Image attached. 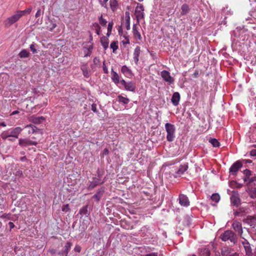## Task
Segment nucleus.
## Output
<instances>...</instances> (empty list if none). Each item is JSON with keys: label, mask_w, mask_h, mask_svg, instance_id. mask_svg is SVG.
Listing matches in <instances>:
<instances>
[{"label": "nucleus", "mask_w": 256, "mask_h": 256, "mask_svg": "<svg viewBox=\"0 0 256 256\" xmlns=\"http://www.w3.org/2000/svg\"><path fill=\"white\" fill-rule=\"evenodd\" d=\"M74 250L76 252H80L81 250V247L78 245H76L74 248Z\"/></svg>", "instance_id": "obj_52"}, {"label": "nucleus", "mask_w": 256, "mask_h": 256, "mask_svg": "<svg viewBox=\"0 0 256 256\" xmlns=\"http://www.w3.org/2000/svg\"><path fill=\"white\" fill-rule=\"evenodd\" d=\"M180 100V94L178 92H175L172 94V102L174 106H177L179 104Z\"/></svg>", "instance_id": "obj_19"}, {"label": "nucleus", "mask_w": 256, "mask_h": 256, "mask_svg": "<svg viewBox=\"0 0 256 256\" xmlns=\"http://www.w3.org/2000/svg\"><path fill=\"white\" fill-rule=\"evenodd\" d=\"M26 127L27 128H31V130L28 131L29 134L34 133L36 132V126H34L32 124H28Z\"/></svg>", "instance_id": "obj_42"}, {"label": "nucleus", "mask_w": 256, "mask_h": 256, "mask_svg": "<svg viewBox=\"0 0 256 256\" xmlns=\"http://www.w3.org/2000/svg\"><path fill=\"white\" fill-rule=\"evenodd\" d=\"M56 26V24L55 23H51L50 26H48V28L50 31L52 32Z\"/></svg>", "instance_id": "obj_45"}, {"label": "nucleus", "mask_w": 256, "mask_h": 256, "mask_svg": "<svg viewBox=\"0 0 256 256\" xmlns=\"http://www.w3.org/2000/svg\"><path fill=\"white\" fill-rule=\"evenodd\" d=\"M246 163H251L252 160H245Z\"/></svg>", "instance_id": "obj_64"}, {"label": "nucleus", "mask_w": 256, "mask_h": 256, "mask_svg": "<svg viewBox=\"0 0 256 256\" xmlns=\"http://www.w3.org/2000/svg\"><path fill=\"white\" fill-rule=\"evenodd\" d=\"M109 153V150L107 148H105L103 152L101 153L100 156L102 158H104V156Z\"/></svg>", "instance_id": "obj_44"}, {"label": "nucleus", "mask_w": 256, "mask_h": 256, "mask_svg": "<svg viewBox=\"0 0 256 256\" xmlns=\"http://www.w3.org/2000/svg\"><path fill=\"white\" fill-rule=\"evenodd\" d=\"M44 118L43 116H39V117H34L32 116L30 118V120L36 124H39L42 123L44 120Z\"/></svg>", "instance_id": "obj_24"}, {"label": "nucleus", "mask_w": 256, "mask_h": 256, "mask_svg": "<svg viewBox=\"0 0 256 256\" xmlns=\"http://www.w3.org/2000/svg\"><path fill=\"white\" fill-rule=\"evenodd\" d=\"M126 28L127 30H130V16L128 12H126Z\"/></svg>", "instance_id": "obj_34"}, {"label": "nucleus", "mask_w": 256, "mask_h": 256, "mask_svg": "<svg viewBox=\"0 0 256 256\" xmlns=\"http://www.w3.org/2000/svg\"><path fill=\"white\" fill-rule=\"evenodd\" d=\"M144 6L142 4H138L135 10V15L138 22L144 18Z\"/></svg>", "instance_id": "obj_11"}, {"label": "nucleus", "mask_w": 256, "mask_h": 256, "mask_svg": "<svg viewBox=\"0 0 256 256\" xmlns=\"http://www.w3.org/2000/svg\"><path fill=\"white\" fill-rule=\"evenodd\" d=\"M148 228L146 226H143L142 229L140 230V232H144V233L146 232H148Z\"/></svg>", "instance_id": "obj_59"}, {"label": "nucleus", "mask_w": 256, "mask_h": 256, "mask_svg": "<svg viewBox=\"0 0 256 256\" xmlns=\"http://www.w3.org/2000/svg\"><path fill=\"white\" fill-rule=\"evenodd\" d=\"M231 204L238 207L241 204V200L239 194L237 191H232V194L230 198Z\"/></svg>", "instance_id": "obj_7"}, {"label": "nucleus", "mask_w": 256, "mask_h": 256, "mask_svg": "<svg viewBox=\"0 0 256 256\" xmlns=\"http://www.w3.org/2000/svg\"><path fill=\"white\" fill-rule=\"evenodd\" d=\"M220 238L223 242L230 240L234 244H236L238 242L236 234L230 230H225L220 235Z\"/></svg>", "instance_id": "obj_1"}, {"label": "nucleus", "mask_w": 256, "mask_h": 256, "mask_svg": "<svg viewBox=\"0 0 256 256\" xmlns=\"http://www.w3.org/2000/svg\"><path fill=\"white\" fill-rule=\"evenodd\" d=\"M19 113V111L18 110H14V112H12L11 114V115H15L16 114H18Z\"/></svg>", "instance_id": "obj_61"}, {"label": "nucleus", "mask_w": 256, "mask_h": 256, "mask_svg": "<svg viewBox=\"0 0 256 256\" xmlns=\"http://www.w3.org/2000/svg\"><path fill=\"white\" fill-rule=\"evenodd\" d=\"M243 173L244 175V182H250L254 181V178H250L252 175V172L250 170L246 169L243 171Z\"/></svg>", "instance_id": "obj_16"}, {"label": "nucleus", "mask_w": 256, "mask_h": 256, "mask_svg": "<svg viewBox=\"0 0 256 256\" xmlns=\"http://www.w3.org/2000/svg\"><path fill=\"white\" fill-rule=\"evenodd\" d=\"M18 11L19 14H20L21 16H24L26 14H29L32 11V8H28L24 10H18Z\"/></svg>", "instance_id": "obj_40"}, {"label": "nucleus", "mask_w": 256, "mask_h": 256, "mask_svg": "<svg viewBox=\"0 0 256 256\" xmlns=\"http://www.w3.org/2000/svg\"><path fill=\"white\" fill-rule=\"evenodd\" d=\"M117 100L119 102L122 103L124 105L127 104L130 102L129 98L124 97L121 95H118L117 96Z\"/></svg>", "instance_id": "obj_26"}, {"label": "nucleus", "mask_w": 256, "mask_h": 256, "mask_svg": "<svg viewBox=\"0 0 256 256\" xmlns=\"http://www.w3.org/2000/svg\"><path fill=\"white\" fill-rule=\"evenodd\" d=\"M95 32H96V33L98 34V35H100V32H101V28H99V29H96L94 30Z\"/></svg>", "instance_id": "obj_60"}, {"label": "nucleus", "mask_w": 256, "mask_h": 256, "mask_svg": "<svg viewBox=\"0 0 256 256\" xmlns=\"http://www.w3.org/2000/svg\"><path fill=\"white\" fill-rule=\"evenodd\" d=\"M104 192V187L100 188L98 190L96 194H95L92 198L95 199L96 201L98 202L100 200L101 198L103 196Z\"/></svg>", "instance_id": "obj_18"}, {"label": "nucleus", "mask_w": 256, "mask_h": 256, "mask_svg": "<svg viewBox=\"0 0 256 256\" xmlns=\"http://www.w3.org/2000/svg\"><path fill=\"white\" fill-rule=\"evenodd\" d=\"M22 17L18 11H17L16 14L8 18L5 22V24L6 26H10L16 22Z\"/></svg>", "instance_id": "obj_10"}, {"label": "nucleus", "mask_w": 256, "mask_h": 256, "mask_svg": "<svg viewBox=\"0 0 256 256\" xmlns=\"http://www.w3.org/2000/svg\"><path fill=\"white\" fill-rule=\"evenodd\" d=\"M188 164H184L180 165L178 168V170L176 173V176H179L184 174V173L188 170Z\"/></svg>", "instance_id": "obj_20"}, {"label": "nucleus", "mask_w": 256, "mask_h": 256, "mask_svg": "<svg viewBox=\"0 0 256 256\" xmlns=\"http://www.w3.org/2000/svg\"><path fill=\"white\" fill-rule=\"evenodd\" d=\"M10 230H11L12 228H13L14 227V224L12 222H9L8 224Z\"/></svg>", "instance_id": "obj_58"}, {"label": "nucleus", "mask_w": 256, "mask_h": 256, "mask_svg": "<svg viewBox=\"0 0 256 256\" xmlns=\"http://www.w3.org/2000/svg\"><path fill=\"white\" fill-rule=\"evenodd\" d=\"M122 72L127 77H129L132 75V72L126 66H122L121 68Z\"/></svg>", "instance_id": "obj_23"}, {"label": "nucleus", "mask_w": 256, "mask_h": 256, "mask_svg": "<svg viewBox=\"0 0 256 256\" xmlns=\"http://www.w3.org/2000/svg\"><path fill=\"white\" fill-rule=\"evenodd\" d=\"M0 218H2L3 219H6V220H12V215L10 214H4L0 216Z\"/></svg>", "instance_id": "obj_41"}, {"label": "nucleus", "mask_w": 256, "mask_h": 256, "mask_svg": "<svg viewBox=\"0 0 256 256\" xmlns=\"http://www.w3.org/2000/svg\"><path fill=\"white\" fill-rule=\"evenodd\" d=\"M72 244L70 242H67L64 247V250L59 253L64 256H68V252Z\"/></svg>", "instance_id": "obj_22"}, {"label": "nucleus", "mask_w": 256, "mask_h": 256, "mask_svg": "<svg viewBox=\"0 0 256 256\" xmlns=\"http://www.w3.org/2000/svg\"><path fill=\"white\" fill-rule=\"evenodd\" d=\"M144 256H158V254L156 252H152L150 254H146Z\"/></svg>", "instance_id": "obj_57"}, {"label": "nucleus", "mask_w": 256, "mask_h": 256, "mask_svg": "<svg viewBox=\"0 0 256 256\" xmlns=\"http://www.w3.org/2000/svg\"><path fill=\"white\" fill-rule=\"evenodd\" d=\"M208 142L214 147L218 148L220 146V142L215 138H210L209 139Z\"/></svg>", "instance_id": "obj_33"}, {"label": "nucleus", "mask_w": 256, "mask_h": 256, "mask_svg": "<svg viewBox=\"0 0 256 256\" xmlns=\"http://www.w3.org/2000/svg\"><path fill=\"white\" fill-rule=\"evenodd\" d=\"M111 78L113 82L116 84L120 83L121 80H120V78L118 74L116 72H114L113 69L111 70Z\"/></svg>", "instance_id": "obj_21"}, {"label": "nucleus", "mask_w": 256, "mask_h": 256, "mask_svg": "<svg viewBox=\"0 0 256 256\" xmlns=\"http://www.w3.org/2000/svg\"><path fill=\"white\" fill-rule=\"evenodd\" d=\"M41 14H42V12H41L40 9H38L36 14V15H35L36 18H38V16H40L41 15Z\"/></svg>", "instance_id": "obj_55"}, {"label": "nucleus", "mask_w": 256, "mask_h": 256, "mask_svg": "<svg viewBox=\"0 0 256 256\" xmlns=\"http://www.w3.org/2000/svg\"><path fill=\"white\" fill-rule=\"evenodd\" d=\"M239 246H242L244 247L246 256H250L252 254V248L248 240L244 236L240 237L238 242Z\"/></svg>", "instance_id": "obj_4"}, {"label": "nucleus", "mask_w": 256, "mask_h": 256, "mask_svg": "<svg viewBox=\"0 0 256 256\" xmlns=\"http://www.w3.org/2000/svg\"><path fill=\"white\" fill-rule=\"evenodd\" d=\"M0 126H6V124L5 122H2L0 124Z\"/></svg>", "instance_id": "obj_63"}, {"label": "nucleus", "mask_w": 256, "mask_h": 256, "mask_svg": "<svg viewBox=\"0 0 256 256\" xmlns=\"http://www.w3.org/2000/svg\"><path fill=\"white\" fill-rule=\"evenodd\" d=\"M140 54V46H137L134 48L133 54V58L136 64H138L139 61V56Z\"/></svg>", "instance_id": "obj_17"}, {"label": "nucleus", "mask_w": 256, "mask_h": 256, "mask_svg": "<svg viewBox=\"0 0 256 256\" xmlns=\"http://www.w3.org/2000/svg\"><path fill=\"white\" fill-rule=\"evenodd\" d=\"M211 199L212 201L218 202L220 200V196L218 194H213L211 196Z\"/></svg>", "instance_id": "obj_38"}, {"label": "nucleus", "mask_w": 256, "mask_h": 256, "mask_svg": "<svg viewBox=\"0 0 256 256\" xmlns=\"http://www.w3.org/2000/svg\"><path fill=\"white\" fill-rule=\"evenodd\" d=\"M35 45V44H32L30 46V48L33 54L36 52V48Z\"/></svg>", "instance_id": "obj_46"}, {"label": "nucleus", "mask_w": 256, "mask_h": 256, "mask_svg": "<svg viewBox=\"0 0 256 256\" xmlns=\"http://www.w3.org/2000/svg\"><path fill=\"white\" fill-rule=\"evenodd\" d=\"M92 110L94 112H97V109H96V104H92Z\"/></svg>", "instance_id": "obj_53"}, {"label": "nucleus", "mask_w": 256, "mask_h": 256, "mask_svg": "<svg viewBox=\"0 0 256 256\" xmlns=\"http://www.w3.org/2000/svg\"><path fill=\"white\" fill-rule=\"evenodd\" d=\"M62 210L65 212H68L70 210L69 205L68 204L63 205L62 208Z\"/></svg>", "instance_id": "obj_43"}, {"label": "nucleus", "mask_w": 256, "mask_h": 256, "mask_svg": "<svg viewBox=\"0 0 256 256\" xmlns=\"http://www.w3.org/2000/svg\"><path fill=\"white\" fill-rule=\"evenodd\" d=\"M110 4L111 9L114 11L118 6V2L116 0H110Z\"/></svg>", "instance_id": "obj_35"}, {"label": "nucleus", "mask_w": 256, "mask_h": 256, "mask_svg": "<svg viewBox=\"0 0 256 256\" xmlns=\"http://www.w3.org/2000/svg\"><path fill=\"white\" fill-rule=\"evenodd\" d=\"M166 132V140L171 142L174 140L176 137V128L174 124L170 123H166L164 126Z\"/></svg>", "instance_id": "obj_3"}, {"label": "nucleus", "mask_w": 256, "mask_h": 256, "mask_svg": "<svg viewBox=\"0 0 256 256\" xmlns=\"http://www.w3.org/2000/svg\"><path fill=\"white\" fill-rule=\"evenodd\" d=\"M113 22H108V32H107V36H110L112 34V30L113 26Z\"/></svg>", "instance_id": "obj_39"}, {"label": "nucleus", "mask_w": 256, "mask_h": 256, "mask_svg": "<svg viewBox=\"0 0 256 256\" xmlns=\"http://www.w3.org/2000/svg\"><path fill=\"white\" fill-rule=\"evenodd\" d=\"M124 38L126 40L122 41L123 44H130V40H129L128 37L127 36H124Z\"/></svg>", "instance_id": "obj_50"}, {"label": "nucleus", "mask_w": 256, "mask_h": 256, "mask_svg": "<svg viewBox=\"0 0 256 256\" xmlns=\"http://www.w3.org/2000/svg\"><path fill=\"white\" fill-rule=\"evenodd\" d=\"M98 1L102 6L106 8V2L108 0H98Z\"/></svg>", "instance_id": "obj_49"}, {"label": "nucleus", "mask_w": 256, "mask_h": 256, "mask_svg": "<svg viewBox=\"0 0 256 256\" xmlns=\"http://www.w3.org/2000/svg\"><path fill=\"white\" fill-rule=\"evenodd\" d=\"M104 180H102L100 178L96 177L92 178V180L89 181V184L88 186V189L92 190L98 185L103 184Z\"/></svg>", "instance_id": "obj_12"}, {"label": "nucleus", "mask_w": 256, "mask_h": 256, "mask_svg": "<svg viewBox=\"0 0 256 256\" xmlns=\"http://www.w3.org/2000/svg\"><path fill=\"white\" fill-rule=\"evenodd\" d=\"M246 210L244 208H240L234 210V214L235 216H242L245 213Z\"/></svg>", "instance_id": "obj_25"}, {"label": "nucleus", "mask_w": 256, "mask_h": 256, "mask_svg": "<svg viewBox=\"0 0 256 256\" xmlns=\"http://www.w3.org/2000/svg\"><path fill=\"white\" fill-rule=\"evenodd\" d=\"M30 53L26 49L22 50L18 54V56L20 58H27L29 57Z\"/></svg>", "instance_id": "obj_32"}, {"label": "nucleus", "mask_w": 256, "mask_h": 256, "mask_svg": "<svg viewBox=\"0 0 256 256\" xmlns=\"http://www.w3.org/2000/svg\"><path fill=\"white\" fill-rule=\"evenodd\" d=\"M82 72H83V74L84 77L88 78L89 76V72L87 68H82Z\"/></svg>", "instance_id": "obj_47"}, {"label": "nucleus", "mask_w": 256, "mask_h": 256, "mask_svg": "<svg viewBox=\"0 0 256 256\" xmlns=\"http://www.w3.org/2000/svg\"><path fill=\"white\" fill-rule=\"evenodd\" d=\"M179 204L181 206L188 207L190 206V201L188 197L184 194L179 195Z\"/></svg>", "instance_id": "obj_14"}, {"label": "nucleus", "mask_w": 256, "mask_h": 256, "mask_svg": "<svg viewBox=\"0 0 256 256\" xmlns=\"http://www.w3.org/2000/svg\"><path fill=\"white\" fill-rule=\"evenodd\" d=\"M79 214L82 216H86L88 217L90 214L88 211V206L86 205L82 208L79 211Z\"/></svg>", "instance_id": "obj_30"}, {"label": "nucleus", "mask_w": 256, "mask_h": 256, "mask_svg": "<svg viewBox=\"0 0 256 256\" xmlns=\"http://www.w3.org/2000/svg\"><path fill=\"white\" fill-rule=\"evenodd\" d=\"M92 28L93 30L100 28V24L97 22H94L92 24Z\"/></svg>", "instance_id": "obj_48"}, {"label": "nucleus", "mask_w": 256, "mask_h": 256, "mask_svg": "<svg viewBox=\"0 0 256 256\" xmlns=\"http://www.w3.org/2000/svg\"><path fill=\"white\" fill-rule=\"evenodd\" d=\"M120 84L124 88L125 90L128 91L134 92L136 90V84L132 81L126 82L125 80L122 79L120 80Z\"/></svg>", "instance_id": "obj_9"}, {"label": "nucleus", "mask_w": 256, "mask_h": 256, "mask_svg": "<svg viewBox=\"0 0 256 256\" xmlns=\"http://www.w3.org/2000/svg\"><path fill=\"white\" fill-rule=\"evenodd\" d=\"M229 256H239V254L236 252H234L230 254Z\"/></svg>", "instance_id": "obj_62"}, {"label": "nucleus", "mask_w": 256, "mask_h": 256, "mask_svg": "<svg viewBox=\"0 0 256 256\" xmlns=\"http://www.w3.org/2000/svg\"><path fill=\"white\" fill-rule=\"evenodd\" d=\"M96 173H97V177L96 178H100L101 180V178L102 176V174H100V170L99 169H98L97 170Z\"/></svg>", "instance_id": "obj_56"}, {"label": "nucleus", "mask_w": 256, "mask_h": 256, "mask_svg": "<svg viewBox=\"0 0 256 256\" xmlns=\"http://www.w3.org/2000/svg\"><path fill=\"white\" fill-rule=\"evenodd\" d=\"M102 68H103V71H104V73L106 74H108V69L104 62L103 63Z\"/></svg>", "instance_id": "obj_51"}, {"label": "nucleus", "mask_w": 256, "mask_h": 256, "mask_svg": "<svg viewBox=\"0 0 256 256\" xmlns=\"http://www.w3.org/2000/svg\"><path fill=\"white\" fill-rule=\"evenodd\" d=\"M232 226L236 232V233L240 238L243 236V228L242 226V224L240 222L237 220H234L232 222Z\"/></svg>", "instance_id": "obj_5"}, {"label": "nucleus", "mask_w": 256, "mask_h": 256, "mask_svg": "<svg viewBox=\"0 0 256 256\" xmlns=\"http://www.w3.org/2000/svg\"><path fill=\"white\" fill-rule=\"evenodd\" d=\"M190 10V8L187 4H184L181 7V12L180 14L182 16L186 14Z\"/></svg>", "instance_id": "obj_31"}, {"label": "nucleus", "mask_w": 256, "mask_h": 256, "mask_svg": "<svg viewBox=\"0 0 256 256\" xmlns=\"http://www.w3.org/2000/svg\"><path fill=\"white\" fill-rule=\"evenodd\" d=\"M248 194L249 196L252 198H256V188L255 187H251L249 188L248 190Z\"/></svg>", "instance_id": "obj_29"}, {"label": "nucleus", "mask_w": 256, "mask_h": 256, "mask_svg": "<svg viewBox=\"0 0 256 256\" xmlns=\"http://www.w3.org/2000/svg\"><path fill=\"white\" fill-rule=\"evenodd\" d=\"M110 47L112 49L113 52L114 53L116 50L118 48V42L113 41L110 44Z\"/></svg>", "instance_id": "obj_36"}, {"label": "nucleus", "mask_w": 256, "mask_h": 256, "mask_svg": "<svg viewBox=\"0 0 256 256\" xmlns=\"http://www.w3.org/2000/svg\"><path fill=\"white\" fill-rule=\"evenodd\" d=\"M242 167V164L240 161H236L233 164L230 168L231 174L236 175L237 172Z\"/></svg>", "instance_id": "obj_13"}, {"label": "nucleus", "mask_w": 256, "mask_h": 256, "mask_svg": "<svg viewBox=\"0 0 256 256\" xmlns=\"http://www.w3.org/2000/svg\"><path fill=\"white\" fill-rule=\"evenodd\" d=\"M250 155L252 156H256V150H252L250 152Z\"/></svg>", "instance_id": "obj_54"}, {"label": "nucleus", "mask_w": 256, "mask_h": 256, "mask_svg": "<svg viewBox=\"0 0 256 256\" xmlns=\"http://www.w3.org/2000/svg\"><path fill=\"white\" fill-rule=\"evenodd\" d=\"M132 34L134 38L138 40H142V36L140 32L138 31V24H134L132 26Z\"/></svg>", "instance_id": "obj_15"}, {"label": "nucleus", "mask_w": 256, "mask_h": 256, "mask_svg": "<svg viewBox=\"0 0 256 256\" xmlns=\"http://www.w3.org/2000/svg\"><path fill=\"white\" fill-rule=\"evenodd\" d=\"M22 130V128L18 126L15 128H12L8 130L4 131L1 134V137L3 140H6L8 137H14L18 138L19 134Z\"/></svg>", "instance_id": "obj_2"}, {"label": "nucleus", "mask_w": 256, "mask_h": 256, "mask_svg": "<svg viewBox=\"0 0 256 256\" xmlns=\"http://www.w3.org/2000/svg\"><path fill=\"white\" fill-rule=\"evenodd\" d=\"M99 21V24H100L102 26H105L106 25L107 21L106 19L102 17V14L98 18Z\"/></svg>", "instance_id": "obj_37"}, {"label": "nucleus", "mask_w": 256, "mask_h": 256, "mask_svg": "<svg viewBox=\"0 0 256 256\" xmlns=\"http://www.w3.org/2000/svg\"><path fill=\"white\" fill-rule=\"evenodd\" d=\"M37 142L30 140V138H20L18 144L22 147H27L31 146H36Z\"/></svg>", "instance_id": "obj_8"}, {"label": "nucleus", "mask_w": 256, "mask_h": 256, "mask_svg": "<svg viewBox=\"0 0 256 256\" xmlns=\"http://www.w3.org/2000/svg\"><path fill=\"white\" fill-rule=\"evenodd\" d=\"M232 249L228 247H224L221 250L222 256H229L231 254Z\"/></svg>", "instance_id": "obj_28"}, {"label": "nucleus", "mask_w": 256, "mask_h": 256, "mask_svg": "<svg viewBox=\"0 0 256 256\" xmlns=\"http://www.w3.org/2000/svg\"><path fill=\"white\" fill-rule=\"evenodd\" d=\"M160 76L162 80L168 84L170 85L174 84V79L171 76L169 72L164 70L160 72Z\"/></svg>", "instance_id": "obj_6"}, {"label": "nucleus", "mask_w": 256, "mask_h": 256, "mask_svg": "<svg viewBox=\"0 0 256 256\" xmlns=\"http://www.w3.org/2000/svg\"><path fill=\"white\" fill-rule=\"evenodd\" d=\"M100 43L104 48L106 50L108 46V39L106 37L103 36L100 38Z\"/></svg>", "instance_id": "obj_27"}]
</instances>
